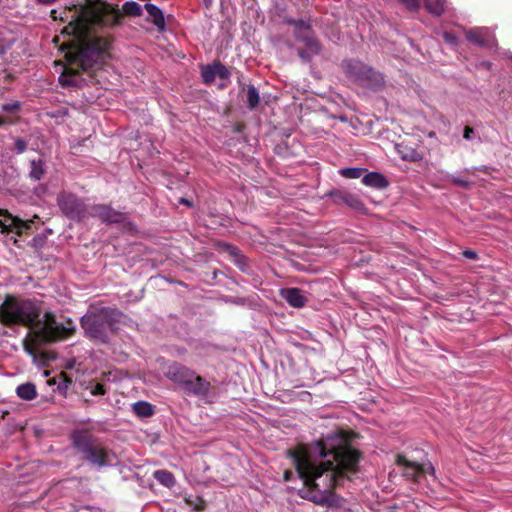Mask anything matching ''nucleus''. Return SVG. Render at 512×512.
Wrapping results in <instances>:
<instances>
[{"mask_svg":"<svg viewBox=\"0 0 512 512\" xmlns=\"http://www.w3.org/2000/svg\"><path fill=\"white\" fill-rule=\"evenodd\" d=\"M73 381L71 377L66 372L59 373V381H58V390L66 391L71 385Z\"/></svg>","mask_w":512,"mask_h":512,"instance_id":"473e14b6","label":"nucleus"},{"mask_svg":"<svg viewBox=\"0 0 512 512\" xmlns=\"http://www.w3.org/2000/svg\"><path fill=\"white\" fill-rule=\"evenodd\" d=\"M424 465H425V469H426L425 474H430V475H434L435 474V469L432 466V464L428 463V464H424Z\"/></svg>","mask_w":512,"mask_h":512,"instance_id":"49530a36","label":"nucleus"},{"mask_svg":"<svg viewBox=\"0 0 512 512\" xmlns=\"http://www.w3.org/2000/svg\"><path fill=\"white\" fill-rule=\"evenodd\" d=\"M366 172V169L359 168V167H348L343 168L340 170V174L343 177L349 178V179H357L364 176V173Z\"/></svg>","mask_w":512,"mask_h":512,"instance_id":"c85d7f7f","label":"nucleus"},{"mask_svg":"<svg viewBox=\"0 0 512 512\" xmlns=\"http://www.w3.org/2000/svg\"><path fill=\"white\" fill-rule=\"evenodd\" d=\"M16 394L19 398L29 401L36 398L37 391L33 383L27 382L17 387Z\"/></svg>","mask_w":512,"mask_h":512,"instance_id":"4be33fe9","label":"nucleus"},{"mask_svg":"<svg viewBox=\"0 0 512 512\" xmlns=\"http://www.w3.org/2000/svg\"><path fill=\"white\" fill-rule=\"evenodd\" d=\"M51 17L67 22L61 35L70 38L59 46L64 53L60 85L77 88L94 85L97 72L111 59L114 41L111 35H97L94 29L117 25L122 18L120 10L101 0H88L85 4L53 9Z\"/></svg>","mask_w":512,"mask_h":512,"instance_id":"f257e3e1","label":"nucleus"},{"mask_svg":"<svg viewBox=\"0 0 512 512\" xmlns=\"http://www.w3.org/2000/svg\"><path fill=\"white\" fill-rule=\"evenodd\" d=\"M466 38L468 41L478 45L479 47H485L488 45V40L485 33L480 29H471L466 32Z\"/></svg>","mask_w":512,"mask_h":512,"instance_id":"b1692460","label":"nucleus"},{"mask_svg":"<svg viewBox=\"0 0 512 512\" xmlns=\"http://www.w3.org/2000/svg\"><path fill=\"white\" fill-rule=\"evenodd\" d=\"M362 183L375 189H385L389 182L387 178L379 172H368L362 177Z\"/></svg>","mask_w":512,"mask_h":512,"instance_id":"6ab92c4d","label":"nucleus"},{"mask_svg":"<svg viewBox=\"0 0 512 512\" xmlns=\"http://www.w3.org/2000/svg\"><path fill=\"white\" fill-rule=\"evenodd\" d=\"M353 435L339 430L287 450V457L303 481L302 498L318 505L330 504L334 490L359 471L362 454L351 445Z\"/></svg>","mask_w":512,"mask_h":512,"instance_id":"f03ea898","label":"nucleus"},{"mask_svg":"<svg viewBox=\"0 0 512 512\" xmlns=\"http://www.w3.org/2000/svg\"><path fill=\"white\" fill-rule=\"evenodd\" d=\"M0 215L3 218L0 219L1 233L14 232L18 236L27 235L31 232L33 220H22L19 217H14L8 211L0 210Z\"/></svg>","mask_w":512,"mask_h":512,"instance_id":"1a4fd4ad","label":"nucleus"},{"mask_svg":"<svg viewBox=\"0 0 512 512\" xmlns=\"http://www.w3.org/2000/svg\"><path fill=\"white\" fill-rule=\"evenodd\" d=\"M446 0H425V7L429 13L440 16L445 10Z\"/></svg>","mask_w":512,"mask_h":512,"instance_id":"bb28decb","label":"nucleus"},{"mask_svg":"<svg viewBox=\"0 0 512 512\" xmlns=\"http://www.w3.org/2000/svg\"><path fill=\"white\" fill-rule=\"evenodd\" d=\"M41 308L32 299L6 295L0 304V323L6 327H39Z\"/></svg>","mask_w":512,"mask_h":512,"instance_id":"7ed1b4c3","label":"nucleus"},{"mask_svg":"<svg viewBox=\"0 0 512 512\" xmlns=\"http://www.w3.org/2000/svg\"><path fill=\"white\" fill-rule=\"evenodd\" d=\"M473 134H474V129L470 126H465L464 131H463V137L466 140H471Z\"/></svg>","mask_w":512,"mask_h":512,"instance_id":"79ce46f5","label":"nucleus"},{"mask_svg":"<svg viewBox=\"0 0 512 512\" xmlns=\"http://www.w3.org/2000/svg\"><path fill=\"white\" fill-rule=\"evenodd\" d=\"M13 243H14L15 245H17L18 240H17L16 238H13Z\"/></svg>","mask_w":512,"mask_h":512,"instance_id":"5fc2aeb1","label":"nucleus"},{"mask_svg":"<svg viewBox=\"0 0 512 512\" xmlns=\"http://www.w3.org/2000/svg\"><path fill=\"white\" fill-rule=\"evenodd\" d=\"M463 255H464L466 258H468V259H473V260H475V259H477V258H478V254H477L475 251H473V250H465V251L463 252Z\"/></svg>","mask_w":512,"mask_h":512,"instance_id":"c03bdc74","label":"nucleus"},{"mask_svg":"<svg viewBox=\"0 0 512 512\" xmlns=\"http://www.w3.org/2000/svg\"><path fill=\"white\" fill-rule=\"evenodd\" d=\"M154 478L161 483L162 485L171 488L175 485V477L174 475L168 471V470H156L153 473Z\"/></svg>","mask_w":512,"mask_h":512,"instance_id":"393cba45","label":"nucleus"},{"mask_svg":"<svg viewBox=\"0 0 512 512\" xmlns=\"http://www.w3.org/2000/svg\"><path fill=\"white\" fill-rule=\"evenodd\" d=\"M145 9L148 15L152 18L153 24L160 30H162L165 26V20L163 12L154 4L147 3L145 4Z\"/></svg>","mask_w":512,"mask_h":512,"instance_id":"aec40b11","label":"nucleus"},{"mask_svg":"<svg viewBox=\"0 0 512 512\" xmlns=\"http://www.w3.org/2000/svg\"><path fill=\"white\" fill-rule=\"evenodd\" d=\"M14 144L15 150L18 154L25 152L27 149V142L22 138H16Z\"/></svg>","mask_w":512,"mask_h":512,"instance_id":"ea45409f","label":"nucleus"},{"mask_svg":"<svg viewBox=\"0 0 512 512\" xmlns=\"http://www.w3.org/2000/svg\"><path fill=\"white\" fill-rule=\"evenodd\" d=\"M451 182L459 187L464 188V189H469L473 184L471 181L461 178V177H452Z\"/></svg>","mask_w":512,"mask_h":512,"instance_id":"c9c22d12","label":"nucleus"},{"mask_svg":"<svg viewBox=\"0 0 512 512\" xmlns=\"http://www.w3.org/2000/svg\"><path fill=\"white\" fill-rule=\"evenodd\" d=\"M326 197L331 198L332 202L336 205H345L348 208L366 214L367 209L365 204L357 194L351 193L346 189H334L326 194Z\"/></svg>","mask_w":512,"mask_h":512,"instance_id":"6e6552de","label":"nucleus"},{"mask_svg":"<svg viewBox=\"0 0 512 512\" xmlns=\"http://www.w3.org/2000/svg\"><path fill=\"white\" fill-rule=\"evenodd\" d=\"M236 252H237V248L231 247V254L234 255V254H236Z\"/></svg>","mask_w":512,"mask_h":512,"instance_id":"603ef678","label":"nucleus"},{"mask_svg":"<svg viewBox=\"0 0 512 512\" xmlns=\"http://www.w3.org/2000/svg\"><path fill=\"white\" fill-rule=\"evenodd\" d=\"M201 77L203 83L206 85H211L215 81L217 76L213 63L201 67Z\"/></svg>","mask_w":512,"mask_h":512,"instance_id":"cd10ccee","label":"nucleus"},{"mask_svg":"<svg viewBox=\"0 0 512 512\" xmlns=\"http://www.w3.org/2000/svg\"><path fill=\"white\" fill-rule=\"evenodd\" d=\"M442 37H443V40L452 45V46H456L458 44V38L455 34L451 33V32H444L442 34Z\"/></svg>","mask_w":512,"mask_h":512,"instance_id":"4c0bfd02","label":"nucleus"},{"mask_svg":"<svg viewBox=\"0 0 512 512\" xmlns=\"http://www.w3.org/2000/svg\"><path fill=\"white\" fill-rule=\"evenodd\" d=\"M122 11L127 16H140L142 14L141 6L136 2H125Z\"/></svg>","mask_w":512,"mask_h":512,"instance_id":"c756f323","label":"nucleus"},{"mask_svg":"<svg viewBox=\"0 0 512 512\" xmlns=\"http://www.w3.org/2000/svg\"><path fill=\"white\" fill-rule=\"evenodd\" d=\"M341 67L345 75L359 85L367 73L366 70H369L370 68V66L366 65L358 59L344 60L341 64Z\"/></svg>","mask_w":512,"mask_h":512,"instance_id":"ddd939ff","label":"nucleus"},{"mask_svg":"<svg viewBox=\"0 0 512 512\" xmlns=\"http://www.w3.org/2000/svg\"><path fill=\"white\" fill-rule=\"evenodd\" d=\"M57 323L56 316L51 311H46L44 314V324L38 329L31 330L25 339L23 340V345L25 343L27 344H34L38 339H41V337L48 331L52 329V326H54Z\"/></svg>","mask_w":512,"mask_h":512,"instance_id":"2eb2a0df","label":"nucleus"},{"mask_svg":"<svg viewBox=\"0 0 512 512\" xmlns=\"http://www.w3.org/2000/svg\"><path fill=\"white\" fill-rule=\"evenodd\" d=\"M367 73L361 82V86L370 88L372 90H379L385 85V77L384 75L373 69L372 67L369 70H366Z\"/></svg>","mask_w":512,"mask_h":512,"instance_id":"f3484780","label":"nucleus"},{"mask_svg":"<svg viewBox=\"0 0 512 512\" xmlns=\"http://www.w3.org/2000/svg\"><path fill=\"white\" fill-rule=\"evenodd\" d=\"M30 166H31V170L29 172L30 179L33 181L41 180L46 172L44 161L42 159L31 160Z\"/></svg>","mask_w":512,"mask_h":512,"instance_id":"5701e85b","label":"nucleus"},{"mask_svg":"<svg viewBox=\"0 0 512 512\" xmlns=\"http://www.w3.org/2000/svg\"><path fill=\"white\" fill-rule=\"evenodd\" d=\"M56 200L63 215L72 221L80 222L89 215L84 200L72 192L61 191Z\"/></svg>","mask_w":512,"mask_h":512,"instance_id":"0eeeda50","label":"nucleus"},{"mask_svg":"<svg viewBox=\"0 0 512 512\" xmlns=\"http://www.w3.org/2000/svg\"><path fill=\"white\" fill-rule=\"evenodd\" d=\"M193 375L194 370L178 362L170 363L164 370V376L167 379L181 385L182 387L185 385L188 379L193 377Z\"/></svg>","mask_w":512,"mask_h":512,"instance_id":"f8f14e48","label":"nucleus"},{"mask_svg":"<svg viewBox=\"0 0 512 512\" xmlns=\"http://www.w3.org/2000/svg\"><path fill=\"white\" fill-rule=\"evenodd\" d=\"M186 502L193 507L195 511L201 512L205 508V502L202 498L196 497L195 500L186 499Z\"/></svg>","mask_w":512,"mask_h":512,"instance_id":"f704fd0d","label":"nucleus"},{"mask_svg":"<svg viewBox=\"0 0 512 512\" xmlns=\"http://www.w3.org/2000/svg\"><path fill=\"white\" fill-rule=\"evenodd\" d=\"M179 203H180V204H183V205H186V206H188V207H192V206H193L192 201H190L189 199L184 198V197H181V198L179 199Z\"/></svg>","mask_w":512,"mask_h":512,"instance_id":"de8ad7c7","label":"nucleus"},{"mask_svg":"<svg viewBox=\"0 0 512 512\" xmlns=\"http://www.w3.org/2000/svg\"><path fill=\"white\" fill-rule=\"evenodd\" d=\"M298 54H299L300 58H302V59H304L306 61H309L311 59V56L313 55L310 52V50L305 51V50H301V49L298 51Z\"/></svg>","mask_w":512,"mask_h":512,"instance_id":"37998d69","label":"nucleus"},{"mask_svg":"<svg viewBox=\"0 0 512 512\" xmlns=\"http://www.w3.org/2000/svg\"><path fill=\"white\" fill-rule=\"evenodd\" d=\"M123 313L115 307L91 305L80 319V324L87 338L94 342L106 344L109 333L120 321Z\"/></svg>","mask_w":512,"mask_h":512,"instance_id":"20e7f679","label":"nucleus"},{"mask_svg":"<svg viewBox=\"0 0 512 512\" xmlns=\"http://www.w3.org/2000/svg\"><path fill=\"white\" fill-rule=\"evenodd\" d=\"M90 393L93 396L104 395L106 393V389H105L104 384L96 383L95 385H93L91 387Z\"/></svg>","mask_w":512,"mask_h":512,"instance_id":"58836bf2","label":"nucleus"},{"mask_svg":"<svg viewBox=\"0 0 512 512\" xmlns=\"http://www.w3.org/2000/svg\"><path fill=\"white\" fill-rule=\"evenodd\" d=\"M295 37L298 41L303 42L307 48L310 50L312 54H318L320 51V45L316 38L314 37L313 30L311 26L308 28H304V30H299L295 33Z\"/></svg>","mask_w":512,"mask_h":512,"instance_id":"dca6fc26","label":"nucleus"},{"mask_svg":"<svg viewBox=\"0 0 512 512\" xmlns=\"http://www.w3.org/2000/svg\"><path fill=\"white\" fill-rule=\"evenodd\" d=\"M293 472L291 470H285L283 474L284 481L288 482L293 478Z\"/></svg>","mask_w":512,"mask_h":512,"instance_id":"a18cd8bd","label":"nucleus"},{"mask_svg":"<svg viewBox=\"0 0 512 512\" xmlns=\"http://www.w3.org/2000/svg\"><path fill=\"white\" fill-rule=\"evenodd\" d=\"M19 121V117L0 115V127L4 125H13Z\"/></svg>","mask_w":512,"mask_h":512,"instance_id":"a19ab883","label":"nucleus"},{"mask_svg":"<svg viewBox=\"0 0 512 512\" xmlns=\"http://www.w3.org/2000/svg\"><path fill=\"white\" fill-rule=\"evenodd\" d=\"M396 464L402 467L403 476L412 482H419L426 472L424 464L410 461L402 454L397 455Z\"/></svg>","mask_w":512,"mask_h":512,"instance_id":"9b49d317","label":"nucleus"},{"mask_svg":"<svg viewBox=\"0 0 512 512\" xmlns=\"http://www.w3.org/2000/svg\"><path fill=\"white\" fill-rule=\"evenodd\" d=\"M133 413L140 417H151L154 414V406L146 401H138L132 405Z\"/></svg>","mask_w":512,"mask_h":512,"instance_id":"412c9836","label":"nucleus"},{"mask_svg":"<svg viewBox=\"0 0 512 512\" xmlns=\"http://www.w3.org/2000/svg\"><path fill=\"white\" fill-rule=\"evenodd\" d=\"M247 106L250 110H254L260 103V95L254 85L246 86Z\"/></svg>","mask_w":512,"mask_h":512,"instance_id":"a878e982","label":"nucleus"},{"mask_svg":"<svg viewBox=\"0 0 512 512\" xmlns=\"http://www.w3.org/2000/svg\"><path fill=\"white\" fill-rule=\"evenodd\" d=\"M89 215L99 218L102 222L108 224L122 223L126 220L125 213L113 209L109 205L97 204L91 207Z\"/></svg>","mask_w":512,"mask_h":512,"instance_id":"9d476101","label":"nucleus"},{"mask_svg":"<svg viewBox=\"0 0 512 512\" xmlns=\"http://www.w3.org/2000/svg\"><path fill=\"white\" fill-rule=\"evenodd\" d=\"M58 41H59L58 36H55V37H54V39H53V42H54L55 44H57V43H58Z\"/></svg>","mask_w":512,"mask_h":512,"instance_id":"864d4df0","label":"nucleus"},{"mask_svg":"<svg viewBox=\"0 0 512 512\" xmlns=\"http://www.w3.org/2000/svg\"><path fill=\"white\" fill-rule=\"evenodd\" d=\"M1 110L7 113V116L19 117L18 114L21 110V103L19 101H12L10 103L3 104Z\"/></svg>","mask_w":512,"mask_h":512,"instance_id":"7c9ffc66","label":"nucleus"},{"mask_svg":"<svg viewBox=\"0 0 512 512\" xmlns=\"http://www.w3.org/2000/svg\"><path fill=\"white\" fill-rule=\"evenodd\" d=\"M408 10L417 11L420 7L419 0H399Z\"/></svg>","mask_w":512,"mask_h":512,"instance_id":"e433bc0d","label":"nucleus"},{"mask_svg":"<svg viewBox=\"0 0 512 512\" xmlns=\"http://www.w3.org/2000/svg\"><path fill=\"white\" fill-rule=\"evenodd\" d=\"M289 25L294 26V33L298 32L299 30H304V28H308L310 25L306 23L304 20L299 19H287L286 21Z\"/></svg>","mask_w":512,"mask_h":512,"instance_id":"72a5a7b5","label":"nucleus"},{"mask_svg":"<svg viewBox=\"0 0 512 512\" xmlns=\"http://www.w3.org/2000/svg\"><path fill=\"white\" fill-rule=\"evenodd\" d=\"M71 442L81 459L90 465L99 469L112 465L113 452L88 429L74 430L71 433Z\"/></svg>","mask_w":512,"mask_h":512,"instance_id":"39448f33","label":"nucleus"},{"mask_svg":"<svg viewBox=\"0 0 512 512\" xmlns=\"http://www.w3.org/2000/svg\"><path fill=\"white\" fill-rule=\"evenodd\" d=\"M212 2H213V0H203V3L206 8H210V6L212 5Z\"/></svg>","mask_w":512,"mask_h":512,"instance_id":"3c124183","label":"nucleus"},{"mask_svg":"<svg viewBox=\"0 0 512 512\" xmlns=\"http://www.w3.org/2000/svg\"><path fill=\"white\" fill-rule=\"evenodd\" d=\"M183 388L189 395L207 397L211 388V384L202 376L197 375L194 371L193 377L188 379Z\"/></svg>","mask_w":512,"mask_h":512,"instance_id":"4468645a","label":"nucleus"},{"mask_svg":"<svg viewBox=\"0 0 512 512\" xmlns=\"http://www.w3.org/2000/svg\"><path fill=\"white\" fill-rule=\"evenodd\" d=\"M213 67L216 71V76L219 77L220 79H228L231 75V72L230 70L224 65L222 64L221 62L219 61H214L213 62Z\"/></svg>","mask_w":512,"mask_h":512,"instance_id":"2f4dec72","label":"nucleus"},{"mask_svg":"<svg viewBox=\"0 0 512 512\" xmlns=\"http://www.w3.org/2000/svg\"><path fill=\"white\" fill-rule=\"evenodd\" d=\"M75 332L76 329L71 319H68L66 321V324L56 323L54 326H52L51 330H48L41 337V339H38L34 344L25 343L24 350L27 354H29L33 358H36L38 354V348L40 346L65 340L73 336Z\"/></svg>","mask_w":512,"mask_h":512,"instance_id":"423d86ee","label":"nucleus"},{"mask_svg":"<svg viewBox=\"0 0 512 512\" xmlns=\"http://www.w3.org/2000/svg\"><path fill=\"white\" fill-rule=\"evenodd\" d=\"M58 381H59V375L48 380V384L49 385H57L58 386Z\"/></svg>","mask_w":512,"mask_h":512,"instance_id":"8fccbe9b","label":"nucleus"},{"mask_svg":"<svg viewBox=\"0 0 512 512\" xmlns=\"http://www.w3.org/2000/svg\"><path fill=\"white\" fill-rule=\"evenodd\" d=\"M38 3L43 5H51L55 3L57 0H36Z\"/></svg>","mask_w":512,"mask_h":512,"instance_id":"09e8293b","label":"nucleus"},{"mask_svg":"<svg viewBox=\"0 0 512 512\" xmlns=\"http://www.w3.org/2000/svg\"><path fill=\"white\" fill-rule=\"evenodd\" d=\"M281 295L286 302L294 308H302L307 302V298L299 288L283 289Z\"/></svg>","mask_w":512,"mask_h":512,"instance_id":"a211bd4d","label":"nucleus"}]
</instances>
